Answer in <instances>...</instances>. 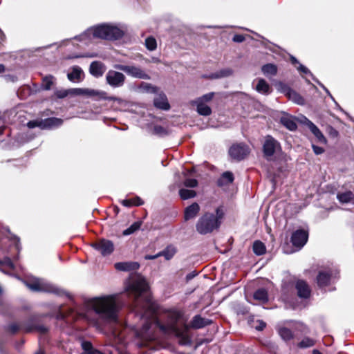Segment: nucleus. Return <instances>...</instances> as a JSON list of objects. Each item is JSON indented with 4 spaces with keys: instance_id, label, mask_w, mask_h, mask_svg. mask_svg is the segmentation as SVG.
<instances>
[{
    "instance_id": "51",
    "label": "nucleus",
    "mask_w": 354,
    "mask_h": 354,
    "mask_svg": "<svg viewBox=\"0 0 354 354\" xmlns=\"http://www.w3.org/2000/svg\"><path fill=\"white\" fill-rule=\"evenodd\" d=\"M245 40V35L241 34H235L232 37V41L236 43H241L243 42Z\"/></svg>"
},
{
    "instance_id": "48",
    "label": "nucleus",
    "mask_w": 354,
    "mask_h": 354,
    "mask_svg": "<svg viewBox=\"0 0 354 354\" xmlns=\"http://www.w3.org/2000/svg\"><path fill=\"white\" fill-rule=\"evenodd\" d=\"M9 239L10 241H13L16 250L17 251V252H19L21 249L20 238L12 234H10Z\"/></svg>"
},
{
    "instance_id": "52",
    "label": "nucleus",
    "mask_w": 354,
    "mask_h": 354,
    "mask_svg": "<svg viewBox=\"0 0 354 354\" xmlns=\"http://www.w3.org/2000/svg\"><path fill=\"white\" fill-rule=\"evenodd\" d=\"M266 327V323L263 320H257V325L254 326L258 331H262Z\"/></svg>"
},
{
    "instance_id": "7",
    "label": "nucleus",
    "mask_w": 354,
    "mask_h": 354,
    "mask_svg": "<svg viewBox=\"0 0 354 354\" xmlns=\"http://www.w3.org/2000/svg\"><path fill=\"white\" fill-rule=\"evenodd\" d=\"M281 151V145L277 139L270 135H267L265 137L262 146V152L264 158L270 160V157Z\"/></svg>"
},
{
    "instance_id": "5",
    "label": "nucleus",
    "mask_w": 354,
    "mask_h": 354,
    "mask_svg": "<svg viewBox=\"0 0 354 354\" xmlns=\"http://www.w3.org/2000/svg\"><path fill=\"white\" fill-rule=\"evenodd\" d=\"M183 317V313L178 310H173L169 313L168 318L170 323L169 324L160 325V329L166 333L171 331L176 335V337H183L184 333H187L189 330V326L185 323H183L182 327H179L178 324L180 322Z\"/></svg>"
},
{
    "instance_id": "64",
    "label": "nucleus",
    "mask_w": 354,
    "mask_h": 354,
    "mask_svg": "<svg viewBox=\"0 0 354 354\" xmlns=\"http://www.w3.org/2000/svg\"><path fill=\"white\" fill-rule=\"evenodd\" d=\"M313 354H322L319 350L314 349L313 351Z\"/></svg>"
},
{
    "instance_id": "34",
    "label": "nucleus",
    "mask_w": 354,
    "mask_h": 354,
    "mask_svg": "<svg viewBox=\"0 0 354 354\" xmlns=\"http://www.w3.org/2000/svg\"><path fill=\"white\" fill-rule=\"evenodd\" d=\"M253 252L257 255L261 256L266 252V248L265 244L261 241H255L252 245Z\"/></svg>"
},
{
    "instance_id": "63",
    "label": "nucleus",
    "mask_w": 354,
    "mask_h": 354,
    "mask_svg": "<svg viewBox=\"0 0 354 354\" xmlns=\"http://www.w3.org/2000/svg\"><path fill=\"white\" fill-rule=\"evenodd\" d=\"M6 71V67L3 64H0V73H3Z\"/></svg>"
},
{
    "instance_id": "41",
    "label": "nucleus",
    "mask_w": 354,
    "mask_h": 354,
    "mask_svg": "<svg viewBox=\"0 0 354 354\" xmlns=\"http://www.w3.org/2000/svg\"><path fill=\"white\" fill-rule=\"evenodd\" d=\"M232 74V71L231 69H223L220 71L211 74L209 77L210 79H218L223 77H227Z\"/></svg>"
},
{
    "instance_id": "16",
    "label": "nucleus",
    "mask_w": 354,
    "mask_h": 354,
    "mask_svg": "<svg viewBox=\"0 0 354 354\" xmlns=\"http://www.w3.org/2000/svg\"><path fill=\"white\" fill-rule=\"evenodd\" d=\"M212 324V321L202 317L200 315H196L194 316L192 321L188 325L189 329L193 328V329H200L203 328L207 326L211 325Z\"/></svg>"
},
{
    "instance_id": "42",
    "label": "nucleus",
    "mask_w": 354,
    "mask_h": 354,
    "mask_svg": "<svg viewBox=\"0 0 354 354\" xmlns=\"http://www.w3.org/2000/svg\"><path fill=\"white\" fill-rule=\"evenodd\" d=\"M82 348L87 354H95L96 353H100V351L93 348V344L89 341H83L82 343Z\"/></svg>"
},
{
    "instance_id": "17",
    "label": "nucleus",
    "mask_w": 354,
    "mask_h": 354,
    "mask_svg": "<svg viewBox=\"0 0 354 354\" xmlns=\"http://www.w3.org/2000/svg\"><path fill=\"white\" fill-rule=\"evenodd\" d=\"M332 273L329 271H319L316 277V283L319 288H324L330 285Z\"/></svg>"
},
{
    "instance_id": "25",
    "label": "nucleus",
    "mask_w": 354,
    "mask_h": 354,
    "mask_svg": "<svg viewBox=\"0 0 354 354\" xmlns=\"http://www.w3.org/2000/svg\"><path fill=\"white\" fill-rule=\"evenodd\" d=\"M177 252V248L175 245L170 244L168 245L163 250L159 252V255L160 257H164L165 260L169 261L175 256Z\"/></svg>"
},
{
    "instance_id": "40",
    "label": "nucleus",
    "mask_w": 354,
    "mask_h": 354,
    "mask_svg": "<svg viewBox=\"0 0 354 354\" xmlns=\"http://www.w3.org/2000/svg\"><path fill=\"white\" fill-rule=\"evenodd\" d=\"M179 196L182 200H187L194 198L196 196V192L194 190L180 189H179Z\"/></svg>"
},
{
    "instance_id": "47",
    "label": "nucleus",
    "mask_w": 354,
    "mask_h": 354,
    "mask_svg": "<svg viewBox=\"0 0 354 354\" xmlns=\"http://www.w3.org/2000/svg\"><path fill=\"white\" fill-rule=\"evenodd\" d=\"M26 125L29 129H34L35 127H39L41 129H43L41 119L30 120L29 122H27Z\"/></svg>"
},
{
    "instance_id": "19",
    "label": "nucleus",
    "mask_w": 354,
    "mask_h": 354,
    "mask_svg": "<svg viewBox=\"0 0 354 354\" xmlns=\"http://www.w3.org/2000/svg\"><path fill=\"white\" fill-rule=\"evenodd\" d=\"M200 212V205L194 202L187 206L184 210V220L187 221L194 218Z\"/></svg>"
},
{
    "instance_id": "21",
    "label": "nucleus",
    "mask_w": 354,
    "mask_h": 354,
    "mask_svg": "<svg viewBox=\"0 0 354 354\" xmlns=\"http://www.w3.org/2000/svg\"><path fill=\"white\" fill-rule=\"evenodd\" d=\"M26 286L32 290L34 291H43L46 290L48 292H54L56 294H59V291L57 288L50 287L47 289H45L44 286L37 280H35L32 282H27Z\"/></svg>"
},
{
    "instance_id": "46",
    "label": "nucleus",
    "mask_w": 354,
    "mask_h": 354,
    "mask_svg": "<svg viewBox=\"0 0 354 354\" xmlns=\"http://www.w3.org/2000/svg\"><path fill=\"white\" fill-rule=\"evenodd\" d=\"M20 329L21 327L19 325L16 323H12L6 327V330L11 335H15Z\"/></svg>"
},
{
    "instance_id": "56",
    "label": "nucleus",
    "mask_w": 354,
    "mask_h": 354,
    "mask_svg": "<svg viewBox=\"0 0 354 354\" xmlns=\"http://www.w3.org/2000/svg\"><path fill=\"white\" fill-rule=\"evenodd\" d=\"M3 264L6 265L8 268L13 269L15 268V265L12 260L10 258H6L3 261Z\"/></svg>"
},
{
    "instance_id": "22",
    "label": "nucleus",
    "mask_w": 354,
    "mask_h": 354,
    "mask_svg": "<svg viewBox=\"0 0 354 354\" xmlns=\"http://www.w3.org/2000/svg\"><path fill=\"white\" fill-rule=\"evenodd\" d=\"M114 266L120 271H134L139 269L140 264L138 262H118Z\"/></svg>"
},
{
    "instance_id": "28",
    "label": "nucleus",
    "mask_w": 354,
    "mask_h": 354,
    "mask_svg": "<svg viewBox=\"0 0 354 354\" xmlns=\"http://www.w3.org/2000/svg\"><path fill=\"white\" fill-rule=\"evenodd\" d=\"M281 124L290 131H295L297 129V124L294 119L290 116H283L280 119Z\"/></svg>"
},
{
    "instance_id": "38",
    "label": "nucleus",
    "mask_w": 354,
    "mask_h": 354,
    "mask_svg": "<svg viewBox=\"0 0 354 354\" xmlns=\"http://www.w3.org/2000/svg\"><path fill=\"white\" fill-rule=\"evenodd\" d=\"M142 224V222L141 221L134 222L132 225H130V227L122 232V235L128 236L133 234L140 228Z\"/></svg>"
},
{
    "instance_id": "11",
    "label": "nucleus",
    "mask_w": 354,
    "mask_h": 354,
    "mask_svg": "<svg viewBox=\"0 0 354 354\" xmlns=\"http://www.w3.org/2000/svg\"><path fill=\"white\" fill-rule=\"evenodd\" d=\"M115 69L124 71L128 75L138 79L148 80L149 76L140 67L123 64L114 65Z\"/></svg>"
},
{
    "instance_id": "35",
    "label": "nucleus",
    "mask_w": 354,
    "mask_h": 354,
    "mask_svg": "<svg viewBox=\"0 0 354 354\" xmlns=\"http://www.w3.org/2000/svg\"><path fill=\"white\" fill-rule=\"evenodd\" d=\"M55 77L52 75H46L42 78L41 87L43 90H50L54 84Z\"/></svg>"
},
{
    "instance_id": "53",
    "label": "nucleus",
    "mask_w": 354,
    "mask_h": 354,
    "mask_svg": "<svg viewBox=\"0 0 354 354\" xmlns=\"http://www.w3.org/2000/svg\"><path fill=\"white\" fill-rule=\"evenodd\" d=\"M297 69L304 73V74H310L311 76H313V75L311 73V72L308 70V68H306L305 66L302 65L301 64H299V66H298L297 67Z\"/></svg>"
},
{
    "instance_id": "24",
    "label": "nucleus",
    "mask_w": 354,
    "mask_h": 354,
    "mask_svg": "<svg viewBox=\"0 0 354 354\" xmlns=\"http://www.w3.org/2000/svg\"><path fill=\"white\" fill-rule=\"evenodd\" d=\"M308 128L311 133L316 137L317 141L322 144H326L327 140L319 130V129L311 121H309L308 124Z\"/></svg>"
},
{
    "instance_id": "2",
    "label": "nucleus",
    "mask_w": 354,
    "mask_h": 354,
    "mask_svg": "<svg viewBox=\"0 0 354 354\" xmlns=\"http://www.w3.org/2000/svg\"><path fill=\"white\" fill-rule=\"evenodd\" d=\"M225 211L223 205H219L215 209L214 213L204 212L196 223V232L202 235L211 234L218 231L225 218Z\"/></svg>"
},
{
    "instance_id": "14",
    "label": "nucleus",
    "mask_w": 354,
    "mask_h": 354,
    "mask_svg": "<svg viewBox=\"0 0 354 354\" xmlns=\"http://www.w3.org/2000/svg\"><path fill=\"white\" fill-rule=\"evenodd\" d=\"M91 246L99 251L102 256L110 255L114 251V244L113 241L101 239L91 243Z\"/></svg>"
},
{
    "instance_id": "27",
    "label": "nucleus",
    "mask_w": 354,
    "mask_h": 354,
    "mask_svg": "<svg viewBox=\"0 0 354 354\" xmlns=\"http://www.w3.org/2000/svg\"><path fill=\"white\" fill-rule=\"evenodd\" d=\"M253 298L263 304L267 303L269 300L268 290L264 288L257 289L253 294Z\"/></svg>"
},
{
    "instance_id": "26",
    "label": "nucleus",
    "mask_w": 354,
    "mask_h": 354,
    "mask_svg": "<svg viewBox=\"0 0 354 354\" xmlns=\"http://www.w3.org/2000/svg\"><path fill=\"white\" fill-rule=\"evenodd\" d=\"M153 105L162 110H169L170 109V104L165 95H160L159 97H156L153 100Z\"/></svg>"
},
{
    "instance_id": "9",
    "label": "nucleus",
    "mask_w": 354,
    "mask_h": 354,
    "mask_svg": "<svg viewBox=\"0 0 354 354\" xmlns=\"http://www.w3.org/2000/svg\"><path fill=\"white\" fill-rule=\"evenodd\" d=\"M250 153L249 147L243 142L233 144L228 150L231 159L237 162L245 159Z\"/></svg>"
},
{
    "instance_id": "29",
    "label": "nucleus",
    "mask_w": 354,
    "mask_h": 354,
    "mask_svg": "<svg viewBox=\"0 0 354 354\" xmlns=\"http://www.w3.org/2000/svg\"><path fill=\"white\" fill-rule=\"evenodd\" d=\"M83 73L82 68L77 66L72 68V71L67 75L68 79L71 82H80L81 80V75Z\"/></svg>"
},
{
    "instance_id": "6",
    "label": "nucleus",
    "mask_w": 354,
    "mask_h": 354,
    "mask_svg": "<svg viewBox=\"0 0 354 354\" xmlns=\"http://www.w3.org/2000/svg\"><path fill=\"white\" fill-rule=\"evenodd\" d=\"M44 315H32L27 322L21 326V329L25 333H30L34 330L41 334H46L48 332V328L41 324V318Z\"/></svg>"
},
{
    "instance_id": "30",
    "label": "nucleus",
    "mask_w": 354,
    "mask_h": 354,
    "mask_svg": "<svg viewBox=\"0 0 354 354\" xmlns=\"http://www.w3.org/2000/svg\"><path fill=\"white\" fill-rule=\"evenodd\" d=\"M120 203L124 207H131L133 206H140L144 204V201L139 196H136L132 198L122 200L120 201Z\"/></svg>"
},
{
    "instance_id": "50",
    "label": "nucleus",
    "mask_w": 354,
    "mask_h": 354,
    "mask_svg": "<svg viewBox=\"0 0 354 354\" xmlns=\"http://www.w3.org/2000/svg\"><path fill=\"white\" fill-rule=\"evenodd\" d=\"M327 132L331 138H337L339 136V132L332 126H328L327 128Z\"/></svg>"
},
{
    "instance_id": "49",
    "label": "nucleus",
    "mask_w": 354,
    "mask_h": 354,
    "mask_svg": "<svg viewBox=\"0 0 354 354\" xmlns=\"http://www.w3.org/2000/svg\"><path fill=\"white\" fill-rule=\"evenodd\" d=\"M183 184L187 187L194 188L198 186V182L196 179L194 178H186L184 180Z\"/></svg>"
},
{
    "instance_id": "3",
    "label": "nucleus",
    "mask_w": 354,
    "mask_h": 354,
    "mask_svg": "<svg viewBox=\"0 0 354 354\" xmlns=\"http://www.w3.org/2000/svg\"><path fill=\"white\" fill-rule=\"evenodd\" d=\"M87 95L96 97L97 100H106L109 101L120 102V99L115 96H108L105 91H100L91 88H73L68 89H56L52 95L53 100L64 99L68 96Z\"/></svg>"
},
{
    "instance_id": "62",
    "label": "nucleus",
    "mask_w": 354,
    "mask_h": 354,
    "mask_svg": "<svg viewBox=\"0 0 354 354\" xmlns=\"http://www.w3.org/2000/svg\"><path fill=\"white\" fill-rule=\"evenodd\" d=\"M6 129V127H5V126L0 127V136L4 133Z\"/></svg>"
},
{
    "instance_id": "39",
    "label": "nucleus",
    "mask_w": 354,
    "mask_h": 354,
    "mask_svg": "<svg viewBox=\"0 0 354 354\" xmlns=\"http://www.w3.org/2000/svg\"><path fill=\"white\" fill-rule=\"evenodd\" d=\"M316 341L308 337H305L301 342L297 344L299 348H307L315 345Z\"/></svg>"
},
{
    "instance_id": "12",
    "label": "nucleus",
    "mask_w": 354,
    "mask_h": 354,
    "mask_svg": "<svg viewBox=\"0 0 354 354\" xmlns=\"http://www.w3.org/2000/svg\"><path fill=\"white\" fill-rule=\"evenodd\" d=\"M309 232L308 230L299 228L292 233L290 242L295 248H302L308 240Z\"/></svg>"
},
{
    "instance_id": "45",
    "label": "nucleus",
    "mask_w": 354,
    "mask_h": 354,
    "mask_svg": "<svg viewBox=\"0 0 354 354\" xmlns=\"http://www.w3.org/2000/svg\"><path fill=\"white\" fill-rule=\"evenodd\" d=\"M215 93L214 92H210V93H206L203 95H202L201 97H198L197 99V100L196 101V102H203V103H205V102H210L214 96Z\"/></svg>"
},
{
    "instance_id": "54",
    "label": "nucleus",
    "mask_w": 354,
    "mask_h": 354,
    "mask_svg": "<svg viewBox=\"0 0 354 354\" xmlns=\"http://www.w3.org/2000/svg\"><path fill=\"white\" fill-rule=\"evenodd\" d=\"M312 148H313V152L316 155H319L324 152V149L323 147L317 146L314 144L312 145Z\"/></svg>"
},
{
    "instance_id": "23",
    "label": "nucleus",
    "mask_w": 354,
    "mask_h": 354,
    "mask_svg": "<svg viewBox=\"0 0 354 354\" xmlns=\"http://www.w3.org/2000/svg\"><path fill=\"white\" fill-rule=\"evenodd\" d=\"M234 180V176L232 171H227L223 172L216 181L218 187H223L232 183Z\"/></svg>"
},
{
    "instance_id": "4",
    "label": "nucleus",
    "mask_w": 354,
    "mask_h": 354,
    "mask_svg": "<svg viewBox=\"0 0 354 354\" xmlns=\"http://www.w3.org/2000/svg\"><path fill=\"white\" fill-rule=\"evenodd\" d=\"M88 34H92L94 38L105 40H118L124 36V32L117 26L100 24L89 28Z\"/></svg>"
},
{
    "instance_id": "61",
    "label": "nucleus",
    "mask_w": 354,
    "mask_h": 354,
    "mask_svg": "<svg viewBox=\"0 0 354 354\" xmlns=\"http://www.w3.org/2000/svg\"><path fill=\"white\" fill-rule=\"evenodd\" d=\"M113 212L115 215H118L120 212V208L117 205H115L113 207Z\"/></svg>"
},
{
    "instance_id": "59",
    "label": "nucleus",
    "mask_w": 354,
    "mask_h": 354,
    "mask_svg": "<svg viewBox=\"0 0 354 354\" xmlns=\"http://www.w3.org/2000/svg\"><path fill=\"white\" fill-rule=\"evenodd\" d=\"M185 333H183V337H179L180 338V344H187L189 340V337L185 335Z\"/></svg>"
},
{
    "instance_id": "60",
    "label": "nucleus",
    "mask_w": 354,
    "mask_h": 354,
    "mask_svg": "<svg viewBox=\"0 0 354 354\" xmlns=\"http://www.w3.org/2000/svg\"><path fill=\"white\" fill-rule=\"evenodd\" d=\"M160 255H159V252L155 255H149V254H147L145 256V259H147V260H154L156 259H157L158 257H159Z\"/></svg>"
},
{
    "instance_id": "43",
    "label": "nucleus",
    "mask_w": 354,
    "mask_h": 354,
    "mask_svg": "<svg viewBox=\"0 0 354 354\" xmlns=\"http://www.w3.org/2000/svg\"><path fill=\"white\" fill-rule=\"evenodd\" d=\"M152 133L160 137H163L169 134V131L161 125H155L152 129Z\"/></svg>"
},
{
    "instance_id": "36",
    "label": "nucleus",
    "mask_w": 354,
    "mask_h": 354,
    "mask_svg": "<svg viewBox=\"0 0 354 354\" xmlns=\"http://www.w3.org/2000/svg\"><path fill=\"white\" fill-rule=\"evenodd\" d=\"M337 198L340 203H348L354 198V194L351 191H347L337 194Z\"/></svg>"
},
{
    "instance_id": "58",
    "label": "nucleus",
    "mask_w": 354,
    "mask_h": 354,
    "mask_svg": "<svg viewBox=\"0 0 354 354\" xmlns=\"http://www.w3.org/2000/svg\"><path fill=\"white\" fill-rule=\"evenodd\" d=\"M290 61L292 65H294L296 68L301 64L297 59L293 55H290Z\"/></svg>"
},
{
    "instance_id": "32",
    "label": "nucleus",
    "mask_w": 354,
    "mask_h": 354,
    "mask_svg": "<svg viewBox=\"0 0 354 354\" xmlns=\"http://www.w3.org/2000/svg\"><path fill=\"white\" fill-rule=\"evenodd\" d=\"M261 71L266 75L274 76L277 74L278 68L274 64H266L262 66Z\"/></svg>"
},
{
    "instance_id": "8",
    "label": "nucleus",
    "mask_w": 354,
    "mask_h": 354,
    "mask_svg": "<svg viewBox=\"0 0 354 354\" xmlns=\"http://www.w3.org/2000/svg\"><path fill=\"white\" fill-rule=\"evenodd\" d=\"M149 288L147 282L144 279L133 281L127 288V292L129 297H133L136 301L140 295L147 292Z\"/></svg>"
},
{
    "instance_id": "31",
    "label": "nucleus",
    "mask_w": 354,
    "mask_h": 354,
    "mask_svg": "<svg viewBox=\"0 0 354 354\" xmlns=\"http://www.w3.org/2000/svg\"><path fill=\"white\" fill-rule=\"evenodd\" d=\"M278 334L285 342H289L294 339L293 332L287 327H281L278 329Z\"/></svg>"
},
{
    "instance_id": "37",
    "label": "nucleus",
    "mask_w": 354,
    "mask_h": 354,
    "mask_svg": "<svg viewBox=\"0 0 354 354\" xmlns=\"http://www.w3.org/2000/svg\"><path fill=\"white\" fill-rule=\"evenodd\" d=\"M256 89L258 92L263 93L264 94H267L270 93V85L268 83L263 79H260L258 81V83L256 86Z\"/></svg>"
},
{
    "instance_id": "55",
    "label": "nucleus",
    "mask_w": 354,
    "mask_h": 354,
    "mask_svg": "<svg viewBox=\"0 0 354 354\" xmlns=\"http://www.w3.org/2000/svg\"><path fill=\"white\" fill-rule=\"evenodd\" d=\"M149 306L148 309L150 310L152 313H156L158 311V307L156 304L153 302H151L150 300L148 301Z\"/></svg>"
},
{
    "instance_id": "1",
    "label": "nucleus",
    "mask_w": 354,
    "mask_h": 354,
    "mask_svg": "<svg viewBox=\"0 0 354 354\" xmlns=\"http://www.w3.org/2000/svg\"><path fill=\"white\" fill-rule=\"evenodd\" d=\"M88 304L102 319L109 322L118 320L120 305L116 295L93 298Z\"/></svg>"
},
{
    "instance_id": "44",
    "label": "nucleus",
    "mask_w": 354,
    "mask_h": 354,
    "mask_svg": "<svg viewBox=\"0 0 354 354\" xmlns=\"http://www.w3.org/2000/svg\"><path fill=\"white\" fill-rule=\"evenodd\" d=\"M145 46L149 50H154L157 48V42L156 39L151 36L148 37L145 39Z\"/></svg>"
},
{
    "instance_id": "13",
    "label": "nucleus",
    "mask_w": 354,
    "mask_h": 354,
    "mask_svg": "<svg viewBox=\"0 0 354 354\" xmlns=\"http://www.w3.org/2000/svg\"><path fill=\"white\" fill-rule=\"evenodd\" d=\"M126 77L120 72L109 70L106 75V83L113 88L121 87L125 82Z\"/></svg>"
},
{
    "instance_id": "57",
    "label": "nucleus",
    "mask_w": 354,
    "mask_h": 354,
    "mask_svg": "<svg viewBox=\"0 0 354 354\" xmlns=\"http://www.w3.org/2000/svg\"><path fill=\"white\" fill-rule=\"evenodd\" d=\"M198 272L196 270L191 272L190 273L187 274L186 275L185 279L186 281L188 282L192 279H194L196 275H198Z\"/></svg>"
},
{
    "instance_id": "15",
    "label": "nucleus",
    "mask_w": 354,
    "mask_h": 354,
    "mask_svg": "<svg viewBox=\"0 0 354 354\" xmlns=\"http://www.w3.org/2000/svg\"><path fill=\"white\" fill-rule=\"evenodd\" d=\"M295 288L297 290V295L300 299H307L310 297L312 290L306 281L303 279L297 280L295 281Z\"/></svg>"
},
{
    "instance_id": "20",
    "label": "nucleus",
    "mask_w": 354,
    "mask_h": 354,
    "mask_svg": "<svg viewBox=\"0 0 354 354\" xmlns=\"http://www.w3.org/2000/svg\"><path fill=\"white\" fill-rule=\"evenodd\" d=\"M43 129H52L62 125L64 120L61 118L51 117L41 119Z\"/></svg>"
},
{
    "instance_id": "10",
    "label": "nucleus",
    "mask_w": 354,
    "mask_h": 354,
    "mask_svg": "<svg viewBox=\"0 0 354 354\" xmlns=\"http://www.w3.org/2000/svg\"><path fill=\"white\" fill-rule=\"evenodd\" d=\"M278 90L283 93L288 100H292L293 102L299 105H304L306 103L305 99L299 93L292 89L287 84L279 82L277 84Z\"/></svg>"
},
{
    "instance_id": "33",
    "label": "nucleus",
    "mask_w": 354,
    "mask_h": 354,
    "mask_svg": "<svg viewBox=\"0 0 354 354\" xmlns=\"http://www.w3.org/2000/svg\"><path fill=\"white\" fill-rule=\"evenodd\" d=\"M196 111L198 113L203 116H209L212 114V109L206 105L205 104L201 102H196Z\"/></svg>"
},
{
    "instance_id": "18",
    "label": "nucleus",
    "mask_w": 354,
    "mask_h": 354,
    "mask_svg": "<svg viewBox=\"0 0 354 354\" xmlns=\"http://www.w3.org/2000/svg\"><path fill=\"white\" fill-rule=\"evenodd\" d=\"M105 69L104 63L100 61H93L90 64L89 72L93 77L98 78L103 75Z\"/></svg>"
}]
</instances>
